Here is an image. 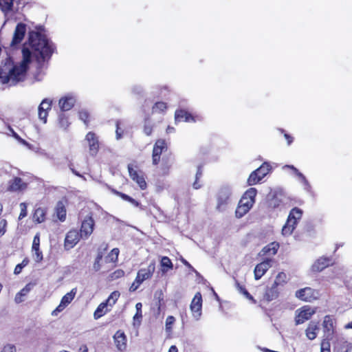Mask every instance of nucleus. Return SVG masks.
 I'll use <instances>...</instances> for the list:
<instances>
[{
  "instance_id": "obj_17",
  "label": "nucleus",
  "mask_w": 352,
  "mask_h": 352,
  "mask_svg": "<svg viewBox=\"0 0 352 352\" xmlns=\"http://www.w3.org/2000/svg\"><path fill=\"white\" fill-rule=\"evenodd\" d=\"M52 101L49 99H44L38 106V118L43 123L47 122L48 110L51 109Z\"/></svg>"
},
{
  "instance_id": "obj_53",
  "label": "nucleus",
  "mask_w": 352,
  "mask_h": 352,
  "mask_svg": "<svg viewBox=\"0 0 352 352\" xmlns=\"http://www.w3.org/2000/svg\"><path fill=\"white\" fill-rule=\"evenodd\" d=\"M7 221L1 219L0 221V237H1L6 232Z\"/></svg>"
},
{
  "instance_id": "obj_41",
  "label": "nucleus",
  "mask_w": 352,
  "mask_h": 352,
  "mask_svg": "<svg viewBox=\"0 0 352 352\" xmlns=\"http://www.w3.org/2000/svg\"><path fill=\"white\" fill-rule=\"evenodd\" d=\"M175 322V318L173 316H169L166 320V331L170 334L172 332L173 325Z\"/></svg>"
},
{
  "instance_id": "obj_19",
  "label": "nucleus",
  "mask_w": 352,
  "mask_h": 352,
  "mask_svg": "<svg viewBox=\"0 0 352 352\" xmlns=\"http://www.w3.org/2000/svg\"><path fill=\"white\" fill-rule=\"evenodd\" d=\"M128 170L130 177L138 184L142 190L146 189L147 185L143 175L139 174L138 171L133 170L131 164L128 166Z\"/></svg>"
},
{
  "instance_id": "obj_54",
  "label": "nucleus",
  "mask_w": 352,
  "mask_h": 352,
  "mask_svg": "<svg viewBox=\"0 0 352 352\" xmlns=\"http://www.w3.org/2000/svg\"><path fill=\"white\" fill-rule=\"evenodd\" d=\"M153 131V126L152 125L146 120L144 126V132L146 135H150L152 133Z\"/></svg>"
},
{
  "instance_id": "obj_15",
  "label": "nucleus",
  "mask_w": 352,
  "mask_h": 352,
  "mask_svg": "<svg viewBox=\"0 0 352 352\" xmlns=\"http://www.w3.org/2000/svg\"><path fill=\"white\" fill-rule=\"evenodd\" d=\"M278 288L273 284L270 287H265L262 294L261 300L263 302H270L278 297Z\"/></svg>"
},
{
  "instance_id": "obj_51",
  "label": "nucleus",
  "mask_w": 352,
  "mask_h": 352,
  "mask_svg": "<svg viewBox=\"0 0 352 352\" xmlns=\"http://www.w3.org/2000/svg\"><path fill=\"white\" fill-rule=\"evenodd\" d=\"M89 118V113L86 110H81L79 111V118L87 124Z\"/></svg>"
},
{
  "instance_id": "obj_18",
  "label": "nucleus",
  "mask_w": 352,
  "mask_h": 352,
  "mask_svg": "<svg viewBox=\"0 0 352 352\" xmlns=\"http://www.w3.org/2000/svg\"><path fill=\"white\" fill-rule=\"evenodd\" d=\"M166 142L164 140H158L153 147V163L156 165L159 163L160 155L162 151L166 149Z\"/></svg>"
},
{
  "instance_id": "obj_5",
  "label": "nucleus",
  "mask_w": 352,
  "mask_h": 352,
  "mask_svg": "<svg viewBox=\"0 0 352 352\" xmlns=\"http://www.w3.org/2000/svg\"><path fill=\"white\" fill-rule=\"evenodd\" d=\"M302 216V210L301 209L297 207L292 208L289 212L287 222L282 229L283 235H291Z\"/></svg>"
},
{
  "instance_id": "obj_4",
  "label": "nucleus",
  "mask_w": 352,
  "mask_h": 352,
  "mask_svg": "<svg viewBox=\"0 0 352 352\" xmlns=\"http://www.w3.org/2000/svg\"><path fill=\"white\" fill-rule=\"evenodd\" d=\"M233 194V188L230 185L223 186L217 197L216 208L219 212H223L231 202L232 195Z\"/></svg>"
},
{
  "instance_id": "obj_40",
  "label": "nucleus",
  "mask_w": 352,
  "mask_h": 352,
  "mask_svg": "<svg viewBox=\"0 0 352 352\" xmlns=\"http://www.w3.org/2000/svg\"><path fill=\"white\" fill-rule=\"evenodd\" d=\"M120 294L119 292H118V291L113 292L110 294V296H109V298H107V300H106L105 302H107V305L112 307L117 302L118 298L120 297Z\"/></svg>"
},
{
  "instance_id": "obj_23",
  "label": "nucleus",
  "mask_w": 352,
  "mask_h": 352,
  "mask_svg": "<svg viewBox=\"0 0 352 352\" xmlns=\"http://www.w3.org/2000/svg\"><path fill=\"white\" fill-rule=\"evenodd\" d=\"M285 167L293 170V171L294 172L296 175L298 177L300 182L302 184L304 189L306 191H307L309 192H311V186L309 182H308V180L307 179V178L305 177V176L302 173H300L293 165H286Z\"/></svg>"
},
{
  "instance_id": "obj_44",
  "label": "nucleus",
  "mask_w": 352,
  "mask_h": 352,
  "mask_svg": "<svg viewBox=\"0 0 352 352\" xmlns=\"http://www.w3.org/2000/svg\"><path fill=\"white\" fill-rule=\"evenodd\" d=\"M28 263L29 261L28 258L23 259L21 263L16 265V266L14 268V273L15 274H19L21 272L23 268L25 267L28 264Z\"/></svg>"
},
{
  "instance_id": "obj_57",
  "label": "nucleus",
  "mask_w": 352,
  "mask_h": 352,
  "mask_svg": "<svg viewBox=\"0 0 352 352\" xmlns=\"http://www.w3.org/2000/svg\"><path fill=\"white\" fill-rule=\"evenodd\" d=\"M39 246H40L39 234H36L34 236V239H33L32 250V249L39 248Z\"/></svg>"
},
{
  "instance_id": "obj_45",
  "label": "nucleus",
  "mask_w": 352,
  "mask_h": 352,
  "mask_svg": "<svg viewBox=\"0 0 352 352\" xmlns=\"http://www.w3.org/2000/svg\"><path fill=\"white\" fill-rule=\"evenodd\" d=\"M119 254V250L118 248H113L110 254L107 256V259H109L111 262H115L117 261Z\"/></svg>"
},
{
  "instance_id": "obj_3",
  "label": "nucleus",
  "mask_w": 352,
  "mask_h": 352,
  "mask_svg": "<svg viewBox=\"0 0 352 352\" xmlns=\"http://www.w3.org/2000/svg\"><path fill=\"white\" fill-rule=\"evenodd\" d=\"M257 190L255 188H250L245 191L239 201L235 211L237 218H241L246 214L255 203Z\"/></svg>"
},
{
  "instance_id": "obj_20",
  "label": "nucleus",
  "mask_w": 352,
  "mask_h": 352,
  "mask_svg": "<svg viewBox=\"0 0 352 352\" xmlns=\"http://www.w3.org/2000/svg\"><path fill=\"white\" fill-rule=\"evenodd\" d=\"M86 140L89 142L90 154L91 155H96L99 148V142L96 134L89 132L86 135Z\"/></svg>"
},
{
  "instance_id": "obj_1",
  "label": "nucleus",
  "mask_w": 352,
  "mask_h": 352,
  "mask_svg": "<svg viewBox=\"0 0 352 352\" xmlns=\"http://www.w3.org/2000/svg\"><path fill=\"white\" fill-rule=\"evenodd\" d=\"M23 60L19 64H14L10 56L2 60L0 65V80L3 84L14 85L25 78L28 65L31 60V52L25 47L22 50Z\"/></svg>"
},
{
  "instance_id": "obj_39",
  "label": "nucleus",
  "mask_w": 352,
  "mask_h": 352,
  "mask_svg": "<svg viewBox=\"0 0 352 352\" xmlns=\"http://www.w3.org/2000/svg\"><path fill=\"white\" fill-rule=\"evenodd\" d=\"M45 214L44 210L41 208H38L35 210L34 219L38 223H41L45 220Z\"/></svg>"
},
{
  "instance_id": "obj_49",
  "label": "nucleus",
  "mask_w": 352,
  "mask_h": 352,
  "mask_svg": "<svg viewBox=\"0 0 352 352\" xmlns=\"http://www.w3.org/2000/svg\"><path fill=\"white\" fill-rule=\"evenodd\" d=\"M124 275V272L122 270H117L110 275V277L112 280H116L122 277Z\"/></svg>"
},
{
  "instance_id": "obj_29",
  "label": "nucleus",
  "mask_w": 352,
  "mask_h": 352,
  "mask_svg": "<svg viewBox=\"0 0 352 352\" xmlns=\"http://www.w3.org/2000/svg\"><path fill=\"white\" fill-rule=\"evenodd\" d=\"M113 338L118 349L121 351L125 350L126 347V337L124 333L119 330L115 333Z\"/></svg>"
},
{
  "instance_id": "obj_14",
  "label": "nucleus",
  "mask_w": 352,
  "mask_h": 352,
  "mask_svg": "<svg viewBox=\"0 0 352 352\" xmlns=\"http://www.w3.org/2000/svg\"><path fill=\"white\" fill-rule=\"evenodd\" d=\"M273 259L266 258L261 263L257 264L254 268V278L259 280L267 272V271L272 267Z\"/></svg>"
},
{
  "instance_id": "obj_8",
  "label": "nucleus",
  "mask_w": 352,
  "mask_h": 352,
  "mask_svg": "<svg viewBox=\"0 0 352 352\" xmlns=\"http://www.w3.org/2000/svg\"><path fill=\"white\" fill-rule=\"evenodd\" d=\"M316 308L309 305H305L296 311L295 322L296 324H300L309 320L315 314Z\"/></svg>"
},
{
  "instance_id": "obj_33",
  "label": "nucleus",
  "mask_w": 352,
  "mask_h": 352,
  "mask_svg": "<svg viewBox=\"0 0 352 352\" xmlns=\"http://www.w3.org/2000/svg\"><path fill=\"white\" fill-rule=\"evenodd\" d=\"M175 122H195L194 117L184 110H177L175 115Z\"/></svg>"
},
{
  "instance_id": "obj_27",
  "label": "nucleus",
  "mask_w": 352,
  "mask_h": 352,
  "mask_svg": "<svg viewBox=\"0 0 352 352\" xmlns=\"http://www.w3.org/2000/svg\"><path fill=\"white\" fill-rule=\"evenodd\" d=\"M319 329V322L316 321H311L305 330L307 338L310 340H314L317 337Z\"/></svg>"
},
{
  "instance_id": "obj_60",
  "label": "nucleus",
  "mask_w": 352,
  "mask_h": 352,
  "mask_svg": "<svg viewBox=\"0 0 352 352\" xmlns=\"http://www.w3.org/2000/svg\"><path fill=\"white\" fill-rule=\"evenodd\" d=\"M235 285H236V287L238 289V291L241 294H243L244 290H246L245 288L243 286L241 285L238 281H236Z\"/></svg>"
},
{
  "instance_id": "obj_48",
  "label": "nucleus",
  "mask_w": 352,
  "mask_h": 352,
  "mask_svg": "<svg viewBox=\"0 0 352 352\" xmlns=\"http://www.w3.org/2000/svg\"><path fill=\"white\" fill-rule=\"evenodd\" d=\"M320 352H331L330 342L323 340L321 342Z\"/></svg>"
},
{
  "instance_id": "obj_30",
  "label": "nucleus",
  "mask_w": 352,
  "mask_h": 352,
  "mask_svg": "<svg viewBox=\"0 0 352 352\" xmlns=\"http://www.w3.org/2000/svg\"><path fill=\"white\" fill-rule=\"evenodd\" d=\"M331 264V258L328 257H320L312 265V271L321 272Z\"/></svg>"
},
{
  "instance_id": "obj_11",
  "label": "nucleus",
  "mask_w": 352,
  "mask_h": 352,
  "mask_svg": "<svg viewBox=\"0 0 352 352\" xmlns=\"http://www.w3.org/2000/svg\"><path fill=\"white\" fill-rule=\"evenodd\" d=\"M82 239L81 234L76 230H71L69 231L65 239L64 247L65 249L69 250L73 248Z\"/></svg>"
},
{
  "instance_id": "obj_10",
  "label": "nucleus",
  "mask_w": 352,
  "mask_h": 352,
  "mask_svg": "<svg viewBox=\"0 0 352 352\" xmlns=\"http://www.w3.org/2000/svg\"><path fill=\"white\" fill-rule=\"evenodd\" d=\"M77 292L76 288H73L69 292L64 295L58 306L52 311V316H57L58 313L63 311L74 300Z\"/></svg>"
},
{
  "instance_id": "obj_35",
  "label": "nucleus",
  "mask_w": 352,
  "mask_h": 352,
  "mask_svg": "<svg viewBox=\"0 0 352 352\" xmlns=\"http://www.w3.org/2000/svg\"><path fill=\"white\" fill-rule=\"evenodd\" d=\"M135 308H136V313H135V316H133V325L134 326H135V325L140 326V323H141L142 318V304L141 302H138L135 305Z\"/></svg>"
},
{
  "instance_id": "obj_32",
  "label": "nucleus",
  "mask_w": 352,
  "mask_h": 352,
  "mask_svg": "<svg viewBox=\"0 0 352 352\" xmlns=\"http://www.w3.org/2000/svg\"><path fill=\"white\" fill-rule=\"evenodd\" d=\"M155 270V266L150 265L147 268L140 269L137 274V276L143 282L150 278Z\"/></svg>"
},
{
  "instance_id": "obj_28",
  "label": "nucleus",
  "mask_w": 352,
  "mask_h": 352,
  "mask_svg": "<svg viewBox=\"0 0 352 352\" xmlns=\"http://www.w3.org/2000/svg\"><path fill=\"white\" fill-rule=\"evenodd\" d=\"M279 247L280 245L278 242H272L270 244L265 246L259 252L258 255L261 256H274L277 253Z\"/></svg>"
},
{
  "instance_id": "obj_12",
  "label": "nucleus",
  "mask_w": 352,
  "mask_h": 352,
  "mask_svg": "<svg viewBox=\"0 0 352 352\" xmlns=\"http://www.w3.org/2000/svg\"><path fill=\"white\" fill-rule=\"evenodd\" d=\"M324 336L326 341L332 340L334 334V321L330 316H326L322 322Z\"/></svg>"
},
{
  "instance_id": "obj_6",
  "label": "nucleus",
  "mask_w": 352,
  "mask_h": 352,
  "mask_svg": "<svg viewBox=\"0 0 352 352\" xmlns=\"http://www.w3.org/2000/svg\"><path fill=\"white\" fill-rule=\"evenodd\" d=\"M271 170V166L267 162H264L259 168L254 170L248 179L249 186H253L258 183Z\"/></svg>"
},
{
  "instance_id": "obj_58",
  "label": "nucleus",
  "mask_w": 352,
  "mask_h": 352,
  "mask_svg": "<svg viewBox=\"0 0 352 352\" xmlns=\"http://www.w3.org/2000/svg\"><path fill=\"white\" fill-rule=\"evenodd\" d=\"M111 191L112 192H113L115 195H118L119 197H120L124 201H129L131 197H129V195L124 194V193H122V192H118L116 190H114V189H111Z\"/></svg>"
},
{
  "instance_id": "obj_36",
  "label": "nucleus",
  "mask_w": 352,
  "mask_h": 352,
  "mask_svg": "<svg viewBox=\"0 0 352 352\" xmlns=\"http://www.w3.org/2000/svg\"><path fill=\"white\" fill-rule=\"evenodd\" d=\"M107 302H102L94 311V316L95 319H98L104 316L107 311Z\"/></svg>"
},
{
  "instance_id": "obj_52",
  "label": "nucleus",
  "mask_w": 352,
  "mask_h": 352,
  "mask_svg": "<svg viewBox=\"0 0 352 352\" xmlns=\"http://www.w3.org/2000/svg\"><path fill=\"white\" fill-rule=\"evenodd\" d=\"M21 212L19 217V219H23L27 216V206L25 203H21L20 204Z\"/></svg>"
},
{
  "instance_id": "obj_9",
  "label": "nucleus",
  "mask_w": 352,
  "mask_h": 352,
  "mask_svg": "<svg viewBox=\"0 0 352 352\" xmlns=\"http://www.w3.org/2000/svg\"><path fill=\"white\" fill-rule=\"evenodd\" d=\"M295 296L301 300L311 302L319 298L320 293L318 290L314 289L311 287H305L297 290Z\"/></svg>"
},
{
  "instance_id": "obj_64",
  "label": "nucleus",
  "mask_w": 352,
  "mask_h": 352,
  "mask_svg": "<svg viewBox=\"0 0 352 352\" xmlns=\"http://www.w3.org/2000/svg\"><path fill=\"white\" fill-rule=\"evenodd\" d=\"M23 296H21L19 293H17L15 296L14 300L16 303H21L23 301V299L22 298Z\"/></svg>"
},
{
  "instance_id": "obj_31",
  "label": "nucleus",
  "mask_w": 352,
  "mask_h": 352,
  "mask_svg": "<svg viewBox=\"0 0 352 352\" xmlns=\"http://www.w3.org/2000/svg\"><path fill=\"white\" fill-rule=\"evenodd\" d=\"M285 197L282 194H274L271 199H269V206L274 209L281 208L283 206Z\"/></svg>"
},
{
  "instance_id": "obj_47",
  "label": "nucleus",
  "mask_w": 352,
  "mask_h": 352,
  "mask_svg": "<svg viewBox=\"0 0 352 352\" xmlns=\"http://www.w3.org/2000/svg\"><path fill=\"white\" fill-rule=\"evenodd\" d=\"M122 124V122L120 121V120H117L116 121V139L117 140H120L122 138V135H123V130L121 129V125Z\"/></svg>"
},
{
  "instance_id": "obj_13",
  "label": "nucleus",
  "mask_w": 352,
  "mask_h": 352,
  "mask_svg": "<svg viewBox=\"0 0 352 352\" xmlns=\"http://www.w3.org/2000/svg\"><path fill=\"white\" fill-rule=\"evenodd\" d=\"M190 310L193 317L197 320L201 316L202 298L199 292H197L190 303Z\"/></svg>"
},
{
  "instance_id": "obj_43",
  "label": "nucleus",
  "mask_w": 352,
  "mask_h": 352,
  "mask_svg": "<svg viewBox=\"0 0 352 352\" xmlns=\"http://www.w3.org/2000/svg\"><path fill=\"white\" fill-rule=\"evenodd\" d=\"M32 254L34 258V261L36 263H40L43 260V254L39 248L32 249Z\"/></svg>"
},
{
  "instance_id": "obj_21",
  "label": "nucleus",
  "mask_w": 352,
  "mask_h": 352,
  "mask_svg": "<svg viewBox=\"0 0 352 352\" xmlns=\"http://www.w3.org/2000/svg\"><path fill=\"white\" fill-rule=\"evenodd\" d=\"M75 102V98L67 95L59 100L58 105L62 111H66L70 110L74 107Z\"/></svg>"
},
{
  "instance_id": "obj_34",
  "label": "nucleus",
  "mask_w": 352,
  "mask_h": 352,
  "mask_svg": "<svg viewBox=\"0 0 352 352\" xmlns=\"http://www.w3.org/2000/svg\"><path fill=\"white\" fill-rule=\"evenodd\" d=\"M56 213L58 219L60 221H64L66 219V209L62 201H58L56 206Z\"/></svg>"
},
{
  "instance_id": "obj_55",
  "label": "nucleus",
  "mask_w": 352,
  "mask_h": 352,
  "mask_svg": "<svg viewBox=\"0 0 352 352\" xmlns=\"http://www.w3.org/2000/svg\"><path fill=\"white\" fill-rule=\"evenodd\" d=\"M9 133H7L8 135H12L14 137L16 140L20 141V142H24L23 140H22L20 136L12 129L10 126H8Z\"/></svg>"
},
{
  "instance_id": "obj_46",
  "label": "nucleus",
  "mask_w": 352,
  "mask_h": 352,
  "mask_svg": "<svg viewBox=\"0 0 352 352\" xmlns=\"http://www.w3.org/2000/svg\"><path fill=\"white\" fill-rule=\"evenodd\" d=\"M142 283L143 282L138 276H136L135 280L131 284L129 288L130 292H133L136 291Z\"/></svg>"
},
{
  "instance_id": "obj_61",
  "label": "nucleus",
  "mask_w": 352,
  "mask_h": 352,
  "mask_svg": "<svg viewBox=\"0 0 352 352\" xmlns=\"http://www.w3.org/2000/svg\"><path fill=\"white\" fill-rule=\"evenodd\" d=\"M243 295L249 300H252L253 303H256V300L254 299L252 296L247 291L244 290Z\"/></svg>"
},
{
  "instance_id": "obj_37",
  "label": "nucleus",
  "mask_w": 352,
  "mask_h": 352,
  "mask_svg": "<svg viewBox=\"0 0 352 352\" xmlns=\"http://www.w3.org/2000/svg\"><path fill=\"white\" fill-rule=\"evenodd\" d=\"M287 283V275L284 272H279L273 283V285L278 287V286H283Z\"/></svg>"
},
{
  "instance_id": "obj_2",
  "label": "nucleus",
  "mask_w": 352,
  "mask_h": 352,
  "mask_svg": "<svg viewBox=\"0 0 352 352\" xmlns=\"http://www.w3.org/2000/svg\"><path fill=\"white\" fill-rule=\"evenodd\" d=\"M28 44L40 56L38 62L41 59L43 62L49 60L55 49L54 44L45 35L35 31L29 32Z\"/></svg>"
},
{
  "instance_id": "obj_26",
  "label": "nucleus",
  "mask_w": 352,
  "mask_h": 352,
  "mask_svg": "<svg viewBox=\"0 0 352 352\" xmlns=\"http://www.w3.org/2000/svg\"><path fill=\"white\" fill-rule=\"evenodd\" d=\"M285 167L293 170V171L294 172L296 175L298 177L300 182L302 184L304 189L306 191H307L309 192H311V186L309 182H308V180L307 179V178L305 177V176L302 173H300L293 165H286Z\"/></svg>"
},
{
  "instance_id": "obj_42",
  "label": "nucleus",
  "mask_w": 352,
  "mask_h": 352,
  "mask_svg": "<svg viewBox=\"0 0 352 352\" xmlns=\"http://www.w3.org/2000/svg\"><path fill=\"white\" fill-rule=\"evenodd\" d=\"M167 108L166 104L163 102H157L153 106V113L163 112Z\"/></svg>"
},
{
  "instance_id": "obj_62",
  "label": "nucleus",
  "mask_w": 352,
  "mask_h": 352,
  "mask_svg": "<svg viewBox=\"0 0 352 352\" xmlns=\"http://www.w3.org/2000/svg\"><path fill=\"white\" fill-rule=\"evenodd\" d=\"M182 262L190 270H192L193 272H195V270L193 268V267L184 258L182 259Z\"/></svg>"
},
{
  "instance_id": "obj_25",
  "label": "nucleus",
  "mask_w": 352,
  "mask_h": 352,
  "mask_svg": "<svg viewBox=\"0 0 352 352\" xmlns=\"http://www.w3.org/2000/svg\"><path fill=\"white\" fill-rule=\"evenodd\" d=\"M285 167L293 170V171L294 172L296 175L298 177L300 182L302 184L304 189L306 191H307L309 192H311V186L309 182H308V180L307 179V178L305 177V176L302 173H300L293 165H286Z\"/></svg>"
},
{
  "instance_id": "obj_7",
  "label": "nucleus",
  "mask_w": 352,
  "mask_h": 352,
  "mask_svg": "<svg viewBox=\"0 0 352 352\" xmlns=\"http://www.w3.org/2000/svg\"><path fill=\"white\" fill-rule=\"evenodd\" d=\"M95 227V221L92 214L89 213L81 221L80 233L84 240H87L93 233Z\"/></svg>"
},
{
  "instance_id": "obj_38",
  "label": "nucleus",
  "mask_w": 352,
  "mask_h": 352,
  "mask_svg": "<svg viewBox=\"0 0 352 352\" xmlns=\"http://www.w3.org/2000/svg\"><path fill=\"white\" fill-rule=\"evenodd\" d=\"M161 266L164 268L162 271L166 272L167 270L173 269V265L171 260L167 256H163L161 260Z\"/></svg>"
},
{
  "instance_id": "obj_22",
  "label": "nucleus",
  "mask_w": 352,
  "mask_h": 352,
  "mask_svg": "<svg viewBox=\"0 0 352 352\" xmlns=\"http://www.w3.org/2000/svg\"><path fill=\"white\" fill-rule=\"evenodd\" d=\"M27 188V184L20 177H14L9 182L8 190L11 192L23 190Z\"/></svg>"
},
{
  "instance_id": "obj_24",
  "label": "nucleus",
  "mask_w": 352,
  "mask_h": 352,
  "mask_svg": "<svg viewBox=\"0 0 352 352\" xmlns=\"http://www.w3.org/2000/svg\"><path fill=\"white\" fill-rule=\"evenodd\" d=\"M285 167L293 170V171L294 172L296 175L298 177L300 182L302 184L304 189L306 191H307L309 192H311V186L309 182H308V180L307 179V178L305 177V176L302 173H300L293 165H286Z\"/></svg>"
},
{
  "instance_id": "obj_56",
  "label": "nucleus",
  "mask_w": 352,
  "mask_h": 352,
  "mask_svg": "<svg viewBox=\"0 0 352 352\" xmlns=\"http://www.w3.org/2000/svg\"><path fill=\"white\" fill-rule=\"evenodd\" d=\"M102 258V256L101 254H98L96 260H95V262L94 263V268L96 271H98L100 270V262L101 261Z\"/></svg>"
},
{
  "instance_id": "obj_50",
  "label": "nucleus",
  "mask_w": 352,
  "mask_h": 352,
  "mask_svg": "<svg viewBox=\"0 0 352 352\" xmlns=\"http://www.w3.org/2000/svg\"><path fill=\"white\" fill-rule=\"evenodd\" d=\"M32 289V285L31 283H28L22 289H21L20 292H19L18 293H19V294L21 296H25L30 292V290Z\"/></svg>"
},
{
  "instance_id": "obj_63",
  "label": "nucleus",
  "mask_w": 352,
  "mask_h": 352,
  "mask_svg": "<svg viewBox=\"0 0 352 352\" xmlns=\"http://www.w3.org/2000/svg\"><path fill=\"white\" fill-rule=\"evenodd\" d=\"M201 176H202V170H201V166H198V168H197V173H196L195 179H196L197 180H198L200 177H201Z\"/></svg>"
},
{
  "instance_id": "obj_59",
  "label": "nucleus",
  "mask_w": 352,
  "mask_h": 352,
  "mask_svg": "<svg viewBox=\"0 0 352 352\" xmlns=\"http://www.w3.org/2000/svg\"><path fill=\"white\" fill-rule=\"evenodd\" d=\"M1 352H15V347L13 345H6Z\"/></svg>"
},
{
  "instance_id": "obj_16",
  "label": "nucleus",
  "mask_w": 352,
  "mask_h": 352,
  "mask_svg": "<svg viewBox=\"0 0 352 352\" xmlns=\"http://www.w3.org/2000/svg\"><path fill=\"white\" fill-rule=\"evenodd\" d=\"M26 33V25L23 23H19L16 25L14 30L11 45H16L19 44L23 39Z\"/></svg>"
}]
</instances>
